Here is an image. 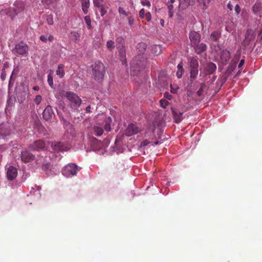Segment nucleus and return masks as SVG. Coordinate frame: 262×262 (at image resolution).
<instances>
[{"label":"nucleus","mask_w":262,"mask_h":262,"mask_svg":"<svg viewBox=\"0 0 262 262\" xmlns=\"http://www.w3.org/2000/svg\"><path fill=\"white\" fill-rule=\"evenodd\" d=\"M91 68L93 78L98 82H101L106 72V68L104 64L100 61H96L91 65Z\"/></svg>","instance_id":"nucleus-1"},{"label":"nucleus","mask_w":262,"mask_h":262,"mask_svg":"<svg viewBox=\"0 0 262 262\" xmlns=\"http://www.w3.org/2000/svg\"><path fill=\"white\" fill-rule=\"evenodd\" d=\"M25 10V3L21 1H16L13 5V7H10L7 10L6 14L13 19L17 15L23 13Z\"/></svg>","instance_id":"nucleus-2"},{"label":"nucleus","mask_w":262,"mask_h":262,"mask_svg":"<svg viewBox=\"0 0 262 262\" xmlns=\"http://www.w3.org/2000/svg\"><path fill=\"white\" fill-rule=\"evenodd\" d=\"M65 97L68 100L69 105L74 110H77L81 104V100L77 94L73 92H67Z\"/></svg>","instance_id":"nucleus-3"},{"label":"nucleus","mask_w":262,"mask_h":262,"mask_svg":"<svg viewBox=\"0 0 262 262\" xmlns=\"http://www.w3.org/2000/svg\"><path fill=\"white\" fill-rule=\"evenodd\" d=\"M28 46L26 43L20 42L15 45L14 49L12 50V52L14 54L26 57L28 56Z\"/></svg>","instance_id":"nucleus-4"},{"label":"nucleus","mask_w":262,"mask_h":262,"mask_svg":"<svg viewBox=\"0 0 262 262\" xmlns=\"http://www.w3.org/2000/svg\"><path fill=\"white\" fill-rule=\"evenodd\" d=\"M78 168L74 164H70L64 166L62 170V173L66 177H70L76 175Z\"/></svg>","instance_id":"nucleus-5"},{"label":"nucleus","mask_w":262,"mask_h":262,"mask_svg":"<svg viewBox=\"0 0 262 262\" xmlns=\"http://www.w3.org/2000/svg\"><path fill=\"white\" fill-rule=\"evenodd\" d=\"M116 46L118 50L119 55L121 60H123L126 55L124 39L122 37L120 36L116 38ZM122 62L124 63V61H122ZM124 62H125V60H124Z\"/></svg>","instance_id":"nucleus-6"},{"label":"nucleus","mask_w":262,"mask_h":262,"mask_svg":"<svg viewBox=\"0 0 262 262\" xmlns=\"http://www.w3.org/2000/svg\"><path fill=\"white\" fill-rule=\"evenodd\" d=\"M11 127V125L8 123L0 124V139L10 135Z\"/></svg>","instance_id":"nucleus-7"},{"label":"nucleus","mask_w":262,"mask_h":262,"mask_svg":"<svg viewBox=\"0 0 262 262\" xmlns=\"http://www.w3.org/2000/svg\"><path fill=\"white\" fill-rule=\"evenodd\" d=\"M140 131V128L136 124H130L125 130V135L129 137L139 133Z\"/></svg>","instance_id":"nucleus-8"},{"label":"nucleus","mask_w":262,"mask_h":262,"mask_svg":"<svg viewBox=\"0 0 262 262\" xmlns=\"http://www.w3.org/2000/svg\"><path fill=\"white\" fill-rule=\"evenodd\" d=\"M35 158V156L27 150L21 152V160L24 163L32 162Z\"/></svg>","instance_id":"nucleus-9"},{"label":"nucleus","mask_w":262,"mask_h":262,"mask_svg":"<svg viewBox=\"0 0 262 262\" xmlns=\"http://www.w3.org/2000/svg\"><path fill=\"white\" fill-rule=\"evenodd\" d=\"M54 116L55 114L52 107L50 105H48L43 112V118L46 121H49L52 119Z\"/></svg>","instance_id":"nucleus-10"},{"label":"nucleus","mask_w":262,"mask_h":262,"mask_svg":"<svg viewBox=\"0 0 262 262\" xmlns=\"http://www.w3.org/2000/svg\"><path fill=\"white\" fill-rule=\"evenodd\" d=\"M46 146V143L45 142L42 140H38L34 142L33 144H31L30 146V148L33 150H40L43 149Z\"/></svg>","instance_id":"nucleus-11"},{"label":"nucleus","mask_w":262,"mask_h":262,"mask_svg":"<svg viewBox=\"0 0 262 262\" xmlns=\"http://www.w3.org/2000/svg\"><path fill=\"white\" fill-rule=\"evenodd\" d=\"M189 39L192 46L198 44L200 41L201 35L197 32L191 31L189 33Z\"/></svg>","instance_id":"nucleus-12"},{"label":"nucleus","mask_w":262,"mask_h":262,"mask_svg":"<svg viewBox=\"0 0 262 262\" xmlns=\"http://www.w3.org/2000/svg\"><path fill=\"white\" fill-rule=\"evenodd\" d=\"M171 111L174 120L177 123H180L183 120V113L180 112L177 108L171 107Z\"/></svg>","instance_id":"nucleus-13"},{"label":"nucleus","mask_w":262,"mask_h":262,"mask_svg":"<svg viewBox=\"0 0 262 262\" xmlns=\"http://www.w3.org/2000/svg\"><path fill=\"white\" fill-rule=\"evenodd\" d=\"M220 58L222 64H227L230 58V53L227 50H223L221 52Z\"/></svg>","instance_id":"nucleus-14"},{"label":"nucleus","mask_w":262,"mask_h":262,"mask_svg":"<svg viewBox=\"0 0 262 262\" xmlns=\"http://www.w3.org/2000/svg\"><path fill=\"white\" fill-rule=\"evenodd\" d=\"M17 174V170L15 167L11 166L8 168L7 172L8 179L13 180L16 177Z\"/></svg>","instance_id":"nucleus-15"},{"label":"nucleus","mask_w":262,"mask_h":262,"mask_svg":"<svg viewBox=\"0 0 262 262\" xmlns=\"http://www.w3.org/2000/svg\"><path fill=\"white\" fill-rule=\"evenodd\" d=\"M53 150L56 151H64L68 149L66 144L63 142H54L52 144Z\"/></svg>","instance_id":"nucleus-16"},{"label":"nucleus","mask_w":262,"mask_h":262,"mask_svg":"<svg viewBox=\"0 0 262 262\" xmlns=\"http://www.w3.org/2000/svg\"><path fill=\"white\" fill-rule=\"evenodd\" d=\"M195 52L197 54H201L205 51L207 49V46L205 43H201L200 44H195L193 45Z\"/></svg>","instance_id":"nucleus-17"},{"label":"nucleus","mask_w":262,"mask_h":262,"mask_svg":"<svg viewBox=\"0 0 262 262\" xmlns=\"http://www.w3.org/2000/svg\"><path fill=\"white\" fill-rule=\"evenodd\" d=\"M195 0H179V9L184 10L189 5H193L194 4Z\"/></svg>","instance_id":"nucleus-18"},{"label":"nucleus","mask_w":262,"mask_h":262,"mask_svg":"<svg viewBox=\"0 0 262 262\" xmlns=\"http://www.w3.org/2000/svg\"><path fill=\"white\" fill-rule=\"evenodd\" d=\"M216 69V66L215 63L210 62L207 64L205 69V72L207 74L210 75L213 74Z\"/></svg>","instance_id":"nucleus-19"},{"label":"nucleus","mask_w":262,"mask_h":262,"mask_svg":"<svg viewBox=\"0 0 262 262\" xmlns=\"http://www.w3.org/2000/svg\"><path fill=\"white\" fill-rule=\"evenodd\" d=\"M81 3V8L84 14H86L89 12V8L90 6V0H80Z\"/></svg>","instance_id":"nucleus-20"},{"label":"nucleus","mask_w":262,"mask_h":262,"mask_svg":"<svg viewBox=\"0 0 262 262\" xmlns=\"http://www.w3.org/2000/svg\"><path fill=\"white\" fill-rule=\"evenodd\" d=\"M105 124L104 128L105 131L110 132L111 130V123L112 122V119L110 117H103Z\"/></svg>","instance_id":"nucleus-21"},{"label":"nucleus","mask_w":262,"mask_h":262,"mask_svg":"<svg viewBox=\"0 0 262 262\" xmlns=\"http://www.w3.org/2000/svg\"><path fill=\"white\" fill-rule=\"evenodd\" d=\"M190 69H198L199 62L198 59L193 57L189 58Z\"/></svg>","instance_id":"nucleus-22"},{"label":"nucleus","mask_w":262,"mask_h":262,"mask_svg":"<svg viewBox=\"0 0 262 262\" xmlns=\"http://www.w3.org/2000/svg\"><path fill=\"white\" fill-rule=\"evenodd\" d=\"M178 70L176 73V75L178 78H181L184 72V69H183V63L181 62L177 66Z\"/></svg>","instance_id":"nucleus-23"},{"label":"nucleus","mask_w":262,"mask_h":262,"mask_svg":"<svg viewBox=\"0 0 262 262\" xmlns=\"http://www.w3.org/2000/svg\"><path fill=\"white\" fill-rule=\"evenodd\" d=\"M64 66L63 64H60L58 66V69L56 70V74L60 78H62L64 75Z\"/></svg>","instance_id":"nucleus-24"},{"label":"nucleus","mask_w":262,"mask_h":262,"mask_svg":"<svg viewBox=\"0 0 262 262\" xmlns=\"http://www.w3.org/2000/svg\"><path fill=\"white\" fill-rule=\"evenodd\" d=\"M221 37V33L214 31L210 35V39L213 41H216Z\"/></svg>","instance_id":"nucleus-25"},{"label":"nucleus","mask_w":262,"mask_h":262,"mask_svg":"<svg viewBox=\"0 0 262 262\" xmlns=\"http://www.w3.org/2000/svg\"><path fill=\"white\" fill-rule=\"evenodd\" d=\"M198 69H190V78L191 80L195 79L198 75Z\"/></svg>","instance_id":"nucleus-26"},{"label":"nucleus","mask_w":262,"mask_h":262,"mask_svg":"<svg viewBox=\"0 0 262 262\" xmlns=\"http://www.w3.org/2000/svg\"><path fill=\"white\" fill-rule=\"evenodd\" d=\"M94 132L95 135L100 136L103 133V130L101 127L95 126L94 127Z\"/></svg>","instance_id":"nucleus-27"},{"label":"nucleus","mask_w":262,"mask_h":262,"mask_svg":"<svg viewBox=\"0 0 262 262\" xmlns=\"http://www.w3.org/2000/svg\"><path fill=\"white\" fill-rule=\"evenodd\" d=\"M62 120H63V124L64 127L68 130L70 129V133H72L73 128L71 123L69 121H66L65 119H64L63 118H62Z\"/></svg>","instance_id":"nucleus-28"},{"label":"nucleus","mask_w":262,"mask_h":262,"mask_svg":"<svg viewBox=\"0 0 262 262\" xmlns=\"http://www.w3.org/2000/svg\"><path fill=\"white\" fill-rule=\"evenodd\" d=\"M84 19L85 24L87 26L88 29H91L92 25H91V19L90 16L89 15H86L84 17Z\"/></svg>","instance_id":"nucleus-29"},{"label":"nucleus","mask_w":262,"mask_h":262,"mask_svg":"<svg viewBox=\"0 0 262 262\" xmlns=\"http://www.w3.org/2000/svg\"><path fill=\"white\" fill-rule=\"evenodd\" d=\"M106 47L110 51H112L115 48V42L112 40H108L106 42Z\"/></svg>","instance_id":"nucleus-30"},{"label":"nucleus","mask_w":262,"mask_h":262,"mask_svg":"<svg viewBox=\"0 0 262 262\" xmlns=\"http://www.w3.org/2000/svg\"><path fill=\"white\" fill-rule=\"evenodd\" d=\"M127 20L128 22V24L130 26V28H132L133 25L135 23V18L134 16L130 14L127 18Z\"/></svg>","instance_id":"nucleus-31"},{"label":"nucleus","mask_w":262,"mask_h":262,"mask_svg":"<svg viewBox=\"0 0 262 262\" xmlns=\"http://www.w3.org/2000/svg\"><path fill=\"white\" fill-rule=\"evenodd\" d=\"M118 12L120 14H122L124 16H129L131 14L130 12L129 11H126L122 7H119Z\"/></svg>","instance_id":"nucleus-32"},{"label":"nucleus","mask_w":262,"mask_h":262,"mask_svg":"<svg viewBox=\"0 0 262 262\" xmlns=\"http://www.w3.org/2000/svg\"><path fill=\"white\" fill-rule=\"evenodd\" d=\"M106 8H107V7H106L105 4L99 8V9L100 10V13H101V16H103L107 13Z\"/></svg>","instance_id":"nucleus-33"},{"label":"nucleus","mask_w":262,"mask_h":262,"mask_svg":"<svg viewBox=\"0 0 262 262\" xmlns=\"http://www.w3.org/2000/svg\"><path fill=\"white\" fill-rule=\"evenodd\" d=\"M93 4L94 7L99 8L105 4L103 3L101 0H93Z\"/></svg>","instance_id":"nucleus-34"},{"label":"nucleus","mask_w":262,"mask_h":262,"mask_svg":"<svg viewBox=\"0 0 262 262\" xmlns=\"http://www.w3.org/2000/svg\"><path fill=\"white\" fill-rule=\"evenodd\" d=\"M198 2L200 3L203 4V8L206 9L208 7V5L210 3L211 0H198Z\"/></svg>","instance_id":"nucleus-35"},{"label":"nucleus","mask_w":262,"mask_h":262,"mask_svg":"<svg viewBox=\"0 0 262 262\" xmlns=\"http://www.w3.org/2000/svg\"><path fill=\"white\" fill-rule=\"evenodd\" d=\"M47 21L48 25H52L54 23L53 17L52 15H48L47 16Z\"/></svg>","instance_id":"nucleus-36"},{"label":"nucleus","mask_w":262,"mask_h":262,"mask_svg":"<svg viewBox=\"0 0 262 262\" xmlns=\"http://www.w3.org/2000/svg\"><path fill=\"white\" fill-rule=\"evenodd\" d=\"M48 82L49 85L52 88H53L54 86L53 79L52 76L51 74H49L48 75Z\"/></svg>","instance_id":"nucleus-37"},{"label":"nucleus","mask_w":262,"mask_h":262,"mask_svg":"<svg viewBox=\"0 0 262 262\" xmlns=\"http://www.w3.org/2000/svg\"><path fill=\"white\" fill-rule=\"evenodd\" d=\"M160 105L163 108H165L169 104V102L165 99H162L160 101Z\"/></svg>","instance_id":"nucleus-38"},{"label":"nucleus","mask_w":262,"mask_h":262,"mask_svg":"<svg viewBox=\"0 0 262 262\" xmlns=\"http://www.w3.org/2000/svg\"><path fill=\"white\" fill-rule=\"evenodd\" d=\"M41 100H42V97L39 95H37L36 96L35 98L34 99V102L37 105L39 104L40 103Z\"/></svg>","instance_id":"nucleus-39"},{"label":"nucleus","mask_w":262,"mask_h":262,"mask_svg":"<svg viewBox=\"0 0 262 262\" xmlns=\"http://www.w3.org/2000/svg\"><path fill=\"white\" fill-rule=\"evenodd\" d=\"M54 0H41L42 3L47 6H49L50 4L53 3Z\"/></svg>","instance_id":"nucleus-40"},{"label":"nucleus","mask_w":262,"mask_h":262,"mask_svg":"<svg viewBox=\"0 0 262 262\" xmlns=\"http://www.w3.org/2000/svg\"><path fill=\"white\" fill-rule=\"evenodd\" d=\"M179 89L178 86H174L172 84L170 85V92L172 94H177Z\"/></svg>","instance_id":"nucleus-41"},{"label":"nucleus","mask_w":262,"mask_h":262,"mask_svg":"<svg viewBox=\"0 0 262 262\" xmlns=\"http://www.w3.org/2000/svg\"><path fill=\"white\" fill-rule=\"evenodd\" d=\"M141 4L143 6H146L148 7L150 6V3L148 0H142Z\"/></svg>","instance_id":"nucleus-42"},{"label":"nucleus","mask_w":262,"mask_h":262,"mask_svg":"<svg viewBox=\"0 0 262 262\" xmlns=\"http://www.w3.org/2000/svg\"><path fill=\"white\" fill-rule=\"evenodd\" d=\"M6 72L4 69L2 70L1 78L2 80L4 81L6 79Z\"/></svg>","instance_id":"nucleus-43"},{"label":"nucleus","mask_w":262,"mask_h":262,"mask_svg":"<svg viewBox=\"0 0 262 262\" xmlns=\"http://www.w3.org/2000/svg\"><path fill=\"white\" fill-rule=\"evenodd\" d=\"M145 18L147 21H150L151 19V15L150 12H148L145 13Z\"/></svg>","instance_id":"nucleus-44"},{"label":"nucleus","mask_w":262,"mask_h":262,"mask_svg":"<svg viewBox=\"0 0 262 262\" xmlns=\"http://www.w3.org/2000/svg\"><path fill=\"white\" fill-rule=\"evenodd\" d=\"M145 10L144 9H141L139 11V17L141 18H143L145 17Z\"/></svg>","instance_id":"nucleus-45"},{"label":"nucleus","mask_w":262,"mask_h":262,"mask_svg":"<svg viewBox=\"0 0 262 262\" xmlns=\"http://www.w3.org/2000/svg\"><path fill=\"white\" fill-rule=\"evenodd\" d=\"M40 39L44 42H46L48 40L47 35H41L39 37Z\"/></svg>","instance_id":"nucleus-46"},{"label":"nucleus","mask_w":262,"mask_h":262,"mask_svg":"<svg viewBox=\"0 0 262 262\" xmlns=\"http://www.w3.org/2000/svg\"><path fill=\"white\" fill-rule=\"evenodd\" d=\"M235 11L237 15H238L241 11V8L238 5H236L235 7Z\"/></svg>","instance_id":"nucleus-47"},{"label":"nucleus","mask_w":262,"mask_h":262,"mask_svg":"<svg viewBox=\"0 0 262 262\" xmlns=\"http://www.w3.org/2000/svg\"><path fill=\"white\" fill-rule=\"evenodd\" d=\"M164 97L168 100H171L172 98V96L168 92H166L164 93Z\"/></svg>","instance_id":"nucleus-48"},{"label":"nucleus","mask_w":262,"mask_h":262,"mask_svg":"<svg viewBox=\"0 0 262 262\" xmlns=\"http://www.w3.org/2000/svg\"><path fill=\"white\" fill-rule=\"evenodd\" d=\"M149 143V142L148 140H145L141 142V146H146Z\"/></svg>","instance_id":"nucleus-49"},{"label":"nucleus","mask_w":262,"mask_h":262,"mask_svg":"<svg viewBox=\"0 0 262 262\" xmlns=\"http://www.w3.org/2000/svg\"><path fill=\"white\" fill-rule=\"evenodd\" d=\"M137 58V57H136L135 59H133L132 61V62L130 63L131 68H133L135 66V64H136L135 62L136 61V59ZM136 64L138 65V64H139V63H136Z\"/></svg>","instance_id":"nucleus-50"},{"label":"nucleus","mask_w":262,"mask_h":262,"mask_svg":"<svg viewBox=\"0 0 262 262\" xmlns=\"http://www.w3.org/2000/svg\"><path fill=\"white\" fill-rule=\"evenodd\" d=\"M66 92H65L64 90H61L59 91V94L62 97H65V94Z\"/></svg>","instance_id":"nucleus-51"},{"label":"nucleus","mask_w":262,"mask_h":262,"mask_svg":"<svg viewBox=\"0 0 262 262\" xmlns=\"http://www.w3.org/2000/svg\"><path fill=\"white\" fill-rule=\"evenodd\" d=\"M244 62H245L244 59H242L238 64V68L241 69L242 67V66H243Z\"/></svg>","instance_id":"nucleus-52"},{"label":"nucleus","mask_w":262,"mask_h":262,"mask_svg":"<svg viewBox=\"0 0 262 262\" xmlns=\"http://www.w3.org/2000/svg\"><path fill=\"white\" fill-rule=\"evenodd\" d=\"M48 40L52 42L54 39V37L52 35H47Z\"/></svg>","instance_id":"nucleus-53"},{"label":"nucleus","mask_w":262,"mask_h":262,"mask_svg":"<svg viewBox=\"0 0 262 262\" xmlns=\"http://www.w3.org/2000/svg\"><path fill=\"white\" fill-rule=\"evenodd\" d=\"M203 90H202V89H199V90L197 92L198 95L199 96H202L203 95Z\"/></svg>","instance_id":"nucleus-54"},{"label":"nucleus","mask_w":262,"mask_h":262,"mask_svg":"<svg viewBox=\"0 0 262 262\" xmlns=\"http://www.w3.org/2000/svg\"><path fill=\"white\" fill-rule=\"evenodd\" d=\"M13 72H12V74H11V76L10 77V80H9V86L10 87L11 85H13V83H12V76H13Z\"/></svg>","instance_id":"nucleus-55"},{"label":"nucleus","mask_w":262,"mask_h":262,"mask_svg":"<svg viewBox=\"0 0 262 262\" xmlns=\"http://www.w3.org/2000/svg\"><path fill=\"white\" fill-rule=\"evenodd\" d=\"M227 7L228 9H229L230 10H231V11L232 10L233 6L231 5L230 2H229L227 4Z\"/></svg>","instance_id":"nucleus-56"},{"label":"nucleus","mask_w":262,"mask_h":262,"mask_svg":"<svg viewBox=\"0 0 262 262\" xmlns=\"http://www.w3.org/2000/svg\"><path fill=\"white\" fill-rule=\"evenodd\" d=\"M167 8L168 9V10L170 11V10H173V5L171 4H168V5Z\"/></svg>","instance_id":"nucleus-57"},{"label":"nucleus","mask_w":262,"mask_h":262,"mask_svg":"<svg viewBox=\"0 0 262 262\" xmlns=\"http://www.w3.org/2000/svg\"><path fill=\"white\" fill-rule=\"evenodd\" d=\"M173 15V12L172 10L169 11L168 12V15L169 17H172Z\"/></svg>","instance_id":"nucleus-58"},{"label":"nucleus","mask_w":262,"mask_h":262,"mask_svg":"<svg viewBox=\"0 0 262 262\" xmlns=\"http://www.w3.org/2000/svg\"><path fill=\"white\" fill-rule=\"evenodd\" d=\"M205 87V84L204 83H201L200 89L203 90V89H204Z\"/></svg>","instance_id":"nucleus-59"},{"label":"nucleus","mask_w":262,"mask_h":262,"mask_svg":"<svg viewBox=\"0 0 262 262\" xmlns=\"http://www.w3.org/2000/svg\"><path fill=\"white\" fill-rule=\"evenodd\" d=\"M33 89L35 91H38L39 89V88L38 86H35L33 87Z\"/></svg>","instance_id":"nucleus-60"},{"label":"nucleus","mask_w":262,"mask_h":262,"mask_svg":"<svg viewBox=\"0 0 262 262\" xmlns=\"http://www.w3.org/2000/svg\"><path fill=\"white\" fill-rule=\"evenodd\" d=\"M90 109H91V106H90V105H89L86 107V111L90 112Z\"/></svg>","instance_id":"nucleus-61"},{"label":"nucleus","mask_w":262,"mask_h":262,"mask_svg":"<svg viewBox=\"0 0 262 262\" xmlns=\"http://www.w3.org/2000/svg\"><path fill=\"white\" fill-rule=\"evenodd\" d=\"M160 23H161V25L162 26H164V20L163 19H161L160 20Z\"/></svg>","instance_id":"nucleus-62"},{"label":"nucleus","mask_w":262,"mask_h":262,"mask_svg":"<svg viewBox=\"0 0 262 262\" xmlns=\"http://www.w3.org/2000/svg\"><path fill=\"white\" fill-rule=\"evenodd\" d=\"M8 67V64L7 63H5L4 64V69H5V68H7Z\"/></svg>","instance_id":"nucleus-63"},{"label":"nucleus","mask_w":262,"mask_h":262,"mask_svg":"<svg viewBox=\"0 0 262 262\" xmlns=\"http://www.w3.org/2000/svg\"><path fill=\"white\" fill-rule=\"evenodd\" d=\"M261 35V39H262V30L261 31L259 32V35Z\"/></svg>","instance_id":"nucleus-64"}]
</instances>
